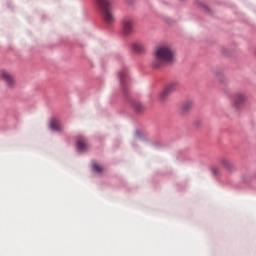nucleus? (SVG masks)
Masks as SVG:
<instances>
[{
  "instance_id": "f257e3e1",
  "label": "nucleus",
  "mask_w": 256,
  "mask_h": 256,
  "mask_svg": "<svg viewBox=\"0 0 256 256\" xmlns=\"http://www.w3.org/2000/svg\"><path fill=\"white\" fill-rule=\"evenodd\" d=\"M175 61V50L168 45L158 46L154 49L152 67L161 69L165 65H169Z\"/></svg>"
},
{
  "instance_id": "f03ea898",
  "label": "nucleus",
  "mask_w": 256,
  "mask_h": 256,
  "mask_svg": "<svg viewBox=\"0 0 256 256\" xmlns=\"http://www.w3.org/2000/svg\"><path fill=\"white\" fill-rule=\"evenodd\" d=\"M98 7L102 13L103 20L107 25H111L115 21V13L111 7V0H96Z\"/></svg>"
},
{
  "instance_id": "7ed1b4c3",
  "label": "nucleus",
  "mask_w": 256,
  "mask_h": 256,
  "mask_svg": "<svg viewBox=\"0 0 256 256\" xmlns=\"http://www.w3.org/2000/svg\"><path fill=\"white\" fill-rule=\"evenodd\" d=\"M135 33V20L131 17H125L122 20V35L129 37Z\"/></svg>"
},
{
  "instance_id": "20e7f679",
  "label": "nucleus",
  "mask_w": 256,
  "mask_h": 256,
  "mask_svg": "<svg viewBox=\"0 0 256 256\" xmlns=\"http://www.w3.org/2000/svg\"><path fill=\"white\" fill-rule=\"evenodd\" d=\"M232 99V107L239 111L242 105H245V101H247V95L245 93H236L231 96Z\"/></svg>"
},
{
  "instance_id": "39448f33",
  "label": "nucleus",
  "mask_w": 256,
  "mask_h": 256,
  "mask_svg": "<svg viewBox=\"0 0 256 256\" xmlns=\"http://www.w3.org/2000/svg\"><path fill=\"white\" fill-rule=\"evenodd\" d=\"M0 77L2 81H5L8 87H13V84L15 83V79L13 78V75L11 73H9L6 70H2L0 71Z\"/></svg>"
},
{
  "instance_id": "423d86ee",
  "label": "nucleus",
  "mask_w": 256,
  "mask_h": 256,
  "mask_svg": "<svg viewBox=\"0 0 256 256\" xmlns=\"http://www.w3.org/2000/svg\"><path fill=\"white\" fill-rule=\"evenodd\" d=\"M76 147L78 151H80L81 153H84V151H87V149H89V144L87 143V140L85 138L80 137L76 141Z\"/></svg>"
},
{
  "instance_id": "0eeeda50",
  "label": "nucleus",
  "mask_w": 256,
  "mask_h": 256,
  "mask_svg": "<svg viewBox=\"0 0 256 256\" xmlns=\"http://www.w3.org/2000/svg\"><path fill=\"white\" fill-rule=\"evenodd\" d=\"M218 163L221 167H224L227 171H233V163L227 159V157L221 156L218 158Z\"/></svg>"
},
{
  "instance_id": "6e6552de",
  "label": "nucleus",
  "mask_w": 256,
  "mask_h": 256,
  "mask_svg": "<svg viewBox=\"0 0 256 256\" xmlns=\"http://www.w3.org/2000/svg\"><path fill=\"white\" fill-rule=\"evenodd\" d=\"M131 49L134 53H145L147 48L143 42H133L131 44Z\"/></svg>"
},
{
  "instance_id": "1a4fd4ad",
  "label": "nucleus",
  "mask_w": 256,
  "mask_h": 256,
  "mask_svg": "<svg viewBox=\"0 0 256 256\" xmlns=\"http://www.w3.org/2000/svg\"><path fill=\"white\" fill-rule=\"evenodd\" d=\"M191 109H193V101L188 100L186 102H183L180 106V113L182 115H187V113H189Z\"/></svg>"
},
{
  "instance_id": "9d476101",
  "label": "nucleus",
  "mask_w": 256,
  "mask_h": 256,
  "mask_svg": "<svg viewBox=\"0 0 256 256\" xmlns=\"http://www.w3.org/2000/svg\"><path fill=\"white\" fill-rule=\"evenodd\" d=\"M180 87L179 81H171L169 82L164 89L167 90L168 93H173V91H177V88Z\"/></svg>"
},
{
  "instance_id": "9b49d317",
  "label": "nucleus",
  "mask_w": 256,
  "mask_h": 256,
  "mask_svg": "<svg viewBox=\"0 0 256 256\" xmlns=\"http://www.w3.org/2000/svg\"><path fill=\"white\" fill-rule=\"evenodd\" d=\"M50 129L52 131H62L63 130V125H61L58 120L53 119L50 121Z\"/></svg>"
},
{
  "instance_id": "f8f14e48",
  "label": "nucleus",
  "mask_w": 256,
  "mask_h": 256,
  "mask_svg": "<svg viewBox=\"0 0 256 256\" xmlns=\"http://www.w3.org/2000/svg\"><path fill=\"white\" fill-rule=\"evenodd\" d=\"M169 95H171L170 92H168V91L166 90V88H164V89L160 92V94H159V101H162V102L167 101V98L169 97Z\"/></svg>"
},
{
  "instance_id": "ddd939ff",
  "label": "nucleus",
  "mask_w": 256,
  "mask_h": 256,
  "mask_svg": "<svg viewBox=\"0 0 256 256\" xmlns=\"http://www.w3.org/2000/svg\"><path fill=\"white\" fill-rule=\"evenodd\" d=\"M119 77H120V80L122 81V83H123L124 81H127V78H128V76H127V70L121 71V72L119 73Z\"/></svg>"
},
{
  "instance_id": "4468645a",
  "label": "nucleus",
  "mask_w": 256,
  "mask_h": 256,
  "mask_svg": "<svg viewBox=\"0 0 256 256\" xmlns=\"http://www.w3.org/2000/svg\"><path fill=\"white\" fill-rule=\"evenodd\" d=\"M93 169L96 171V173H102L103 172V167L97 163L93 164Z\"/></svg>"
},
{
  "instance_id": "2eb2a0df",
  "label": "nucleus",
  "mask_w": 256,
  "mask_h": 256,
  "mask_svg": "<svg viewBox=\"0 0 256 256\" xmlns=\"http://www.w3.org/2000/svg\"><path fill=\"white\" fill-rule=\"evenodd\" d=\"M134 109H136V111H141V103L135 102L134 103Z\"/></svg>"
},
{
  "instance_id": "dca6fc26",
  "label": "nucleus",
  "mask_w": 256,
  "mask_h": 256,
  "mask_svg": "<svg viewBox=\"0 0 256 256\" xmlns=\"http://www.w3.org/2000/svg\"><path fill=\"white\" fill-rule=\"evenodd\" d=\"M211 171L214 175H217V173H219V169L218 168H215V167H212L211 168Z\"/></svg>"
}]
</instances>
